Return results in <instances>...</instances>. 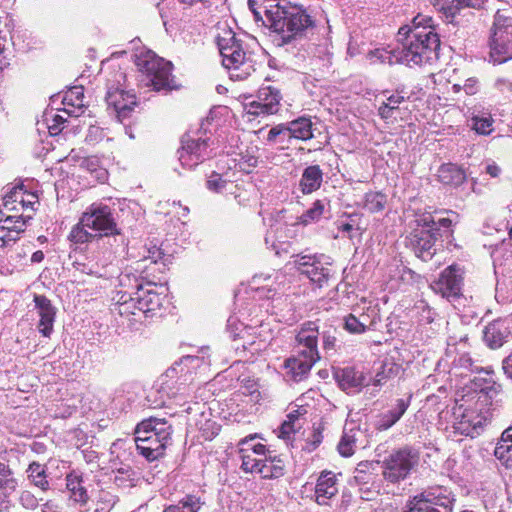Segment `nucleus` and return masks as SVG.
Instances as JSON below:
<instances>
[{"label":"nucleus","mask_w":512,"mask_h":512,"mask_svg":"<svg viewBox=\"0 0 512 512\" xmlns=\"http://www.w3.org/2000/svg\"><path fill=\"white\" fill-rule=\"evenodd\" d=\"M398 42L401 47L393 50L376 49L371 52V56L381 63H403L408 66H421L438 59L440 39L431 17H414L411 26L399 29Z\"/></svg>","instance_id":"f257e3e1"},{"label":"nucleus","mask_w":512,"mask_h":512,"mask_svg":"<svg viewBox=\"0 0 512 512\" xmlns=\"http://www.w3.org/2000/svg\"><path fill=\"white\" fill-rule=\"evenodd\" d=\"M265 10L266 26L278 33L282 44L301 39L313 30L315 23L306 8L283 0L278 7Z\"/></svg>","instance_id":"f03ea898"},{"label":"nucleus","mask_w":512,"mask_h":512,"mask_svg":"<svg viewBox=\"0 0 512 512\" xmlns=\"http://www.w3.org/2000/svg\"><path fill=\"white\" fill-rule=\"evenodd\" d=\"M217 46L222 57V65L229 71L233 80H244L256 71L255 55L246 51L243 43L229 28L217 35Z\"/></svg>","instance_id":"7ed1b4c3"},{"label":"nucleus","mask_w":512,"mask_h":512,"mask_svg":"<svg viewBox=\"0 0 512 512\" xmlns=\"http://www.w3.org/2000/svg\"><path fill=\"white\" fill-rule=\"evenodd\" d=\"M172 433V426L165 419H145L135 429L136 448L148 461L157 460L171 443Z\"/></svg>","instance_id":"20e7f679"},{"label":"nucleus","mask_w":512,"mask_h":512,"mask_svg":"<svg viewBox=\"0 0 512 512\" xmlns=\"http://www.w3.org/2000/svg\"><path fill=\"white\" fill-rule=\"evenodd\" d=\"M135 65L142 74L146 86L155 91H170L177 88L172 76V64L157 56L151 50H143L135 55Z\"/></svg>","instance_id":"39448f33"},{"label":"nucleus","mask_w":512,"mask_h":512,"mask_svg":"<svg viewBox=\"0 0 512 512\" xmlns=\"http://www.w3.org/2000/svg\"><path fill=\"white\" fill-rule=\"evenodd\" d=\"M489 48V61L493 64L512 59V17L506 10H498L494 15Z\"/></svg>","instance_id":"423d86ee"},{"label":"nucleus","mask_w":512,"mask_h":512,"mask_svg":"<svg viewBox=\"0 0 512 512\" xmlns=\"http://www.w3.org/2000/svg\"><path fill=\"white\" fill-rule=\"evenodd\" d=\"M416 226L407 236L408 245L417 257L423 261L430 260L436 252L435 241L438 229L431 214H423L415 220Z\"/></svg>","instance_id":"0eeeda50"},{"label":"nucleus","mask_w":512,"mask_h":512,"mask_svg":"<svg viewBox=\"0 0 512 512\" xmlns=\"http://www.w3.org/2000/svg\"><path fill=\"white\" fill-rule=\"evenodd\" d=\"M419 459V453L411 447L393 451L382 461V475L391 483L400 482L418 466Z\"/></svg>","instance_id":"6e6552de"},{"label":"nucleus","mask_w":512,"mask_h":512,"mask_svg":"<svg viewBox=\"0 0 512 512\" xmlns=\"http://www.w3.org/2000/svg\"><path fill=\"white\" fill-rule=\"evenodd\" d=\"M82 224L96 232L99 238L119 234L111 209L106 205L92 204L82 214Z\"/></svg>","instance_id":"1a4fd4ad"},{"label":"nucleus","mask_w":512,"mask_h":512,"mask_svg":"<svg viewBox=\"0 0 512 512\" xmlns=\"http://www.w3.org/2000/svg\"><path fill=\"white\" fill-rule=\"evenodd\" d=\"M161 301L162 298L153 289L137 286L134 297L129 296V298H126L125 295H122L118 300V313L120 315L126 313L135 314L131 308L137 309L142 313L153 312L161 307Z\"/></svg>","instance_id":"9d476101"},{"label":"nucleus","mask_w":512,"mask_h":512,"mask_svg":"<svg viewBox=\"0 0 512 512\" xmlns=\"http://www.w3.org/2000/svg\"><path fill=\"white\" fill-rule=\"evenodd\" d=\"M455 420L448 428L449 436H470L478 434V429L487 421V417L479 414L476 409L465 408L462 405L454 409Z\"/></svg>","instance_id":"9b49d317"},{"label":"nucleus","mask_w":512,"mask_h":512,"mask_svg":"<svg viewBox=\"0 0 512 512\" xmlns=\"http://www.w3.org/2000/svg\"><path fill=\"white\" fill-rule=\"evenodd\" d=\"M293 264L300 274L307 276L318 287L327 284L331 277L330 263L324 262L321 257L315 255H297Z\"/></svg>","instance_id":"f8f14e48"},{"label":"nucleus","mask_w":512,"mask_h":512,"mask_svg":"<svg viewBox=\"0 0 512 512\" xmlns=\"http://www.w3.org/2000/svg\"><path fill=\"white\" fill-rule=\"evenodd\" d=\"M31 219L32 215L17 214L0 209V248L19 240Z\"/></svg>","instance_id":"ddd939ff"},{"label":"nucleus","mask_w":512,"mask_h":512,"mask_svg":"<svg viewBox=\"0 0 512 512\" xmlns=\"http://www.w3.org/2000/svg\"><path fill=\"white\" fill-rule=\"evenodd\" d=\"M282 96L280 91L272 86L261 87L257 100L245 104V114L249 116L272 115L279 111Z\"/></svg>","instance_id":"4468645a"},{"label":"nucleus","mask_w":512,"mask_h":512,"mask_svg":"<svg viewBox=\"0 0 512 512\" xmlns=\"http://www.w3.org/2000/svg\"><path fill=\"white\" fill-rule=\"evenodd\" d=\"M318 337L319 328L315 322L303 323L295 335L294 353L301 357L320 360Z\"/></svg>","instance_id":"2eb2a0df"},{"label":"nucleus","mask_w":512,"mask_h":512,"mask_svg":"<svg viewBox=\"0 0 512 512\" xmlns=\"http://www.w3.org/2000/svg\"><path fill=\"white\" fill-rule=\"evenodd\" d=\"M454 502L450 491L443 487H435L415 496L411 503L418 507H426L429 512H452Z\"/></svg>","instance_id":"dca6fc26"},{"label":"nucleus","mask_w":512,"mask_h":512,"mask_svg":"<svg viewBox=\"0 0 512 512\" xmlns=\"http://www.w3.org/2000/svg\"><path fill=\"white\" fill-rule=\"evenodd\" d=\"M105 100L107 110L114 114L120 122L128 118L137 105L134 94L126 92L114 84L108 85Z\"/></svg>","instance_id":"f3484780"},{"label":"nucleus","mask_w":512,"mask_h":512,"mask_svg":"<svg viewBox=\"0 0 512 512\" xmlns=\"http://www.w3.org/2000/svg\"><path fill=\"white\" fill-rule=\"evenodd\" d=\"M209 139H185L182 140V147L178 151L179 161L183 167L189 169L196 167L204 160L211 157Z\"/></svg>","instance_id":"a211bd4d"},{"label":"nucleus","mask_w":512,"mask_h":512,"mask_svg":"<svg viewBox=\"0 0 512 512\" xmlns=\"http://www.w3.org/2000/svg\"><path fill=\"white\" fill-rule=\"evenodd\" d=\"M462 282L460 268L451 265L442 271L439 279L431 284V288L443 298H457L461 294Z\"/></svg>","instance_id":"6ab92c4d"},{"label":"nucleus","mask_w":512,"mask_h":512,"mask_svg":"<svg viewBox=\"0 0 512 512\" xmlns=\"http://www.w3.org/2000/svg\"><path fill=\"white\" fill-rule=\"evenodd\" d=\"M35 308L39 316L38 330L44 337H50L53 332L56 308L44 295H34Z\"/></svg>","instance_id":"aec40b11"},{"label":"nucleus","mask_w":512,"mask_h":512,"mask_svg":"<svg viewBox=\"0 0 512 512\" xmlns=\"http://www.w3.org/2000/svg\"><path fill=\"white\" fill-rule=\"evenodd\" d=\"M338 493L336 474L332 471H323L317 479L315 486V499L319 505H327L328 501Z\"/></svg>","instance_id":"412c9836"},{"label":"nucleus","mask_w":512,"mask_h":512,"mask_svg":"<svg viewBox=\"0 0 512 512\" xmlns=\"http://www.w3.org/2000/svg\"><path fill=\"white\" fill-rule=\"evenodd\" d=\"M265 451L266 446L261 443H257L254 448L240 449L238 453L242 462L241 469L245 473L259 474Z\"/></svg>","instance_id":"4be33fe9"},{"label":"nucleus","mask_w":512,"mask_h":512,"mask_svg":"<svg viewBox=\"0 0 512 512\" xmlns=\"http://www.w3.org/2000/svg\"><path fill=\"white\" fill-rule=\"evenodd\" d=\"M316 359L310 357H301L295 354L294 356L285 360L284 367L286 375L290 376L293 381L299 382L307 377L313 365L317 362Z\"/></svg>","instance_id":"5701e85b"},{"label":"nucleus","mask_w":512,"mask_h":512,"mask_svg":"<svg viewBox=\"0 0 512 512\" xmlns=\"http://www.w3.org/2000/svg\"><path fill=\"white\" fill-rule=\"evenodd\" d=\"M508 335L509 330L503 320H495L489 323L483 331L484 341L492 349L500 348Z\"/></svg>","instance_id":"b1692460"},{"label":"nucleus","mask_w":512,"mask_h":512,"mask_svg":"<svg viewBox=\"0 0 512 512\" xmlns=\"http://www.w3.org/2000/svg\"><path fill=\"white\" fill-rule=\"evenodd\" d=\"M409 407V400L397 399L395 406L382 413L375 422V428L379 431H385L391 428L406 412Z\"/></svg>","instance_id":"393cba45"},{"label":"nucleus","mask_w":512,"mask_h":512,"mask_svg":"<svg viewBox=\"0 0 512 512\" xmlns=\"http://www.w3.org/2000/svg\"><path fill=\"white\" fill-rule=\"evenodd\" d=\"M323 182V172L318 165H310L303 170L299 181V189L303 194L317 191Z\"/></svg>","instance_id":"a878e982"},{"label":"nucleus","mask_w":512,"mask_h":512,"mask_svg":"<svg viewBox=\"0 0 512 512\" xmlns=\"http://www.w3.org/2000/svg\"><path fill=\"white\" fill-rule=\"evenodd\" d=\"M25 194L23 186H14L3 196V210L13 213H23L25 211Z\"/></svg>","instance_id":"bb28decb"},{"label":"nucleus","mask_w":512,"mask_h":512,"mask_svg":"<svg viewBox=\"0 0 512 512\" xmlns=\"http://www.w3.org/2000/svg\"><path fill=\"white\" fill-rule=\"evenodd\" d=\"M340 387L343 390L360 389L365 385L366 377L360 371L347 367L336 373Z\"/></svg>","instance_id":"cd10ccee"},{"label":"nucleus","mask_w":512,"mask_h":512,"mask_svg":"<svg viewBox=\"0 0 512 512\" xmlns=\"http://www.w3.org/2000/svg\"><path fill=\"white\" fill-rule=\"evenodd\" d=\"M284 467V462L279 457L272 456L266 449L259 475L262 478H279L284 474Z\"/></svg>","instance_id":"c85d7f7f"},{"label":"nucleus","mask_w":512,"mask_h":512,"mask_svg":"<svg viewBox=\"0 0 512 512\" xmlns=\"http://www.w3.org/2000/svg\"><path fill=\"white\" fill-rule=\"evenodd\" d=\"M363 435V432L359 428H345L343 435L338 443L337 449L340 455L344 457H350L354 454L357 447L359 437Z\"/></svg>","instance_id":"c756f323"},{"label":"nucleus","mask_w":512,"mask_h":512,"mask_svg":"<svg viewBox=\"0 0 512 512\" xmlns=\"http://www.w3.org/2000/svg\"><path fill=\"white\" fill-rule=\"evenodd\" d=\"M438 178L445 185L459 186L465 181L466 175L456 165L444 164L438 170Z\"/></svg>","instance_id":"7c9ffc66"},{"label":"nucleus","mask_w":512,"mask_h":512,"mask_svg":"<svg viewBox=\"0 0 512 512\" xmlns=\"http://www.w3.org/2000/svg\"><path fill=\"white\" fill-rule=\"evenodd\" d=\"M290 139L309 140L313 137L312 122L309 118L300 117L288 123Z\"/></svg>","instance_id":"2f4dec72"},{"label":"nucleus","mask_w":512,"mask_h":512,"mask_svg":"<svg viewBox=\"0 0 512 512\" xmlns=\"http://www.w3.org/2000/svg\"><path fill=\"white\" fill-rule=\"evenodd\" d=\"M202 505L200 497L186 495L176 504L166 507L163 512H198Z\"/></svg>","instance_id":"473e14b6"},{"label":"nucleus","mask_w":512,"mask_h":512,"mask_svg":"<svg viewBox=\"0 0 512 512\" xmlns=\"http://www.w3.org/2000/svg\"><path fill=\"white\" fill-rule=\"evenodd\" d=\"M66 480L70 498L77 503H85L88 500V494L82 485V479L79 476L70 474Z\"/></svg>","instance_id":"72a5a7b5"},{"label":"nucleus","mask_w":512,"mask_h":512,"mask_svg":"<svg viewBox=\"0 0 512 512\" xmlns=\"http://www.w3.org/2000/svg\"><path fill=\"white\" fill-rule=\"evenodd\" d=\"M283 0H248V6L251 12L254 15L255 21H261L263 24H266L265 10L269 7H278L281 5Z\"/></svg>","instance_id":"f704fd0d"},{"label":"nucleus","mask_w":512,"mask_h":512,"mask_svg":"<svg viewBox=\"0 0 512 512\" xmlns=\"http://www.w3.org/2000/svg\"><path fill=\"white\" fill-rule=\"evenodd\" d=\"M387 204V196L382 192L370 191L364 196L363 207L370 213H378L384 210Z\"/></svg>","instance_id":"c9c22d12"},{"label":"nucleus","mask_w":512,"mask_h":512,"mask_svg":"<svg viewBox=\"0 0 512 512\" xmlns=\"http://www.w3.org/2000/svg\"><path fill=\"white\" fill-rule=\"evenodd\" d=\"M495 457L508 469H512V443L501 434L495 450Z\"/></svg>","instance_id":"e433bc0d"},{"label":"nucleus","mask_w":512,"mask_h":512,"mask_svg":"<svg viewBox=\"0 0 512 512\" xmlns=\"http://www.w3.org/2000/svg\"><path fill=\"white\" fill-rule=\"evenodd\" d=\"M18 483L10 467L0 462V492L9 493L15 491Z\"/></svg>","instance_id":"4c0bfd02"},{"label":"nucleus","mask_w":512,"mask_h":512,"mask_svg":"<svg viewBox=\"0 0 512 512\" xmlns=\"http://www.w3.org/2000/svg\"><path fill=\"white\" fill-rule=\"evenodd\" d=\"M472 129L480 135H489L493 131L494 119L489 113L473 115L471 118Z\"/></svg>","instance_id":"58836bf2"},{"label":"nucleus","mask_w":512,"mask_h":512,"mask_svg":"<svg viewBox=\"0 0 512 512\" xmlns=\"http://www.w3.org/2000/svg\"><path fill=\"white\" fill-rule=\"evenodd\" d=\"M325 210V201L316 200L299 218L298 223L308 225L320 220Z\"/></svg>","instance_id":"ea45409f"},{"label":"nucleus","mask_w":512,"mask_h":512,"mask_svg":"<svg viewBox=\"0 0 512 512\" xmlns=\"http://www.w3.org/2000/svg\"><path fill=\"white\" fill-rule=\"evenodd\" d=\"M89 227L82 224V217L80 221L71 229L68 239L75 244H84L91 241L95 234L88 231Z\"/></svg>","instance_id":"a19ab883"},{"label":"nucleus","mask_w":512,"mask_h":512,"mask_svg":"<svg viewBox=\"0 0 512 512\" xmlns=\"http://www.w3.org/2000/svg\"><path fill=\"white\" fill-rule=\"evenodd\" d=\"M27 472L28 477L31 479L35 486L41 488L42 490H46L48 488L49 483L45 476V470L39 463H31Z\"/></svg>","instance_id":"79ce46f5"},{"label":"nucleus","mask_w":512,"mask_h":512,"mask_svg":"<svg viewBox=\"0 0 512 512\" xmlns=\"http://www.w3.org/2000/svg\"><path fill=\"white\" fill-rule=\"evenodd\" d=\"M256 152L257 147L255 146L247 148L245 152L241 151L239 153V158L235 159V161L238 162V165L242 170L248 171L249 169L257 166L258 156L256 155Z\"/></svg>","instance_id":"37998d69"},{"label":"nucleus","mask_w":512,"mask_h":512,"mask_svg":"<svg viewBox=\"0 0 512 512\" xmlns=\"http://www.w3.org/2000/svg\"><path fill=\"white\" fill-rule=\"evenodd\" d=\"M485 388H481L479 399L484 398L482 402H486L488 399L495 401L496 403L501 401L502 396V385L497 383L495 380H489Z\"/></svg>","instance_id":"c03bdc74"},{"label":"nucleus","mask_w":512,"mask_h":512,"mask_svg":"<svg viewBox=\"0 0 512 512\" xmlns=\"http://www.w3.org/2000/svg\"><path fill=\"white\" fill-rule=\"evenodd\" d=\"M290 140V132L288 123L287 124H280L268 132L267 135V141L269 143H278V144H284L285 142Z\"/></svg>","instance_id":"a18cd8bd"},{"label":"nucleus","mask_w":512,"mask_h":512,"mask_svg":"<svg viewBox=\"0 0 512 512\" xmlns=\"http://www.w3.org/2000/svg\"><path fill=\"white\" fill-rule=\"evenodd\" d=\"M136 476V472L130 467H121L118 469L117 475L115 476V483L121 487L134 486L137 480Z\"/></svg>","instance_id":"49530a36"},{"label":"nucleus","mask_w":512,"mask_h":512,"mask_svg":"<svg viewBox=\"0 0 512 512\" xmlns=\"http://www.w3.org/2000/svg\"><path fill=\"white\" fill-rule=\"evenodd\" d=\"M203 362V359L198 356L187 355L180 359L179 362H176L171 369L170 373H183L185 368L189 370L190 368H195Z\"/></svg>","instance_id":"de8ad7c7"},{"label":"nucleus","mask_w":512,"mask_h":512,"mask_svg":"<svg viewBox=\"0 0 512 512\" xmlns=\"http://www.w3.org/2000/svg\"><path fill=\"white\" fill-rule=\"evenodd\" d=\"M399 365L393 363L392 361H384L381 365V370H379L375 377V384L381 385L382 382L393 376H396L399 372Z\"/></svg>","instance_id":"09e8293b"},{"label":"nucleus","mask_w":512,"mask_h":512,"mask_svg":"<svg viewBox=\"0 0 512 512\" xmlns=\"http://www.w3.org/2000/svg\"><path fill=\"white\" fill-rule=\"evenodd\" d=\"M83 91L81 86L72 87L69 91L66 92L63 102L75 107H82L83 104Z\"/></svg>","instance_id":"8fccbe9b"},{"label":"nucleus","mask_w":512,"mask_h":512,"mask_svg":"<svg viewBox=\"0 0 512 512\" xmlns=\"http://www.w3.org/2000/svg\"><path fill=\"white\" fill-rule=\"evenodd\" d=\"M458 366L470 372L481 374L485 369L482 367L478 360H474L469 354H462L458 359Z\"/></svg>","instance_id":"3c124183"},{"label":"nucleus","mask_w":512,"mask_h":512,"mask_svg":"<svg viewBox=\"0 0 512 512\" xmlns=\"http://www.w3.org/2000/svg\"><path fill=\"white\" fill-rule=\"evenodd\" d=\"M360 322H363V328L370 329L375 326L379 320L378 311L375 307H368L366 312H363L357 317Z\"/></svg>","instance_id":"603ef678"},{"label":"nucleus","mask_w":512,"mask_h":512,"mask_svg":"<svg viewBox=\"0 0 512 512\" xmlns=\"http://www.w3.org/2000/svg\"><path fill=\"white\" fill-rule=\"evenodd\" d=\"M117 499L114 495L109 492L102 491L98 501V507L95 512H109L110 509L115 505Z\"/></svg>","instance_id":"864d4df0"},{"label":"nucleus","mask_w":512,"mask_h":512,"mask_svg":"<svg viewBox=\"0 0 512 512\" xmlns=\"http://www.w3.org/2000/svg\"><path fill=\"white\" fill-rule=\"evenodd\" d=\"M493 87L505 98L512 97V81L509 79L499 77L495 80Z\"/></svg>","instance_id":"5fc2aeb1"},{"label":"nucleus","mask_w":512,"mask_h":512,"mask_svg":"<svg viewBox=\"0 0 512 512\" xmlns=\"http://www.w3.org/2000/svg\"><path fill=\"white\" fill-rule=\"evenodd\" d=\"M363 322H360L356 315L349 314L345 317V329L350 333H363L366 331L363 328Z\"/></svg>","instance_id":"6e6d98bb"},{"label":"nucleus","mask_w":512,"mask_h":512,"mask_svg":"<svg viewBox=\"0 0 512 512\" xmlns=\"http://www.w3.org/2000/svg\"><path fill=\"white\" fill-rule=\"evenodd\" d=\"M227 184L220 174L212 173L207 180V188L213 192H221Z\"/></svg>","instance_id":"4d7b16f0"},{"label":"nucleus","mask_w":512,"mask_h":512,"mask_svg":"<svg viewBox=\"0 0 512 512\" xmlns=\"http://www.w3.org/2000/svg\"><path fill=\"white\" fill-rule=\"evenodd\" d=\"M489 380L493 379V370L490 367H486L481 374H478L474 378V384L476 388L479 390V393H481V388H485V386H489L486 384Z\"/></svg>","instance_id":"13d9d810"},{"label":"nucleus","mask_w":512,"mask_h":512,"mask_svg":"<svg viewBox=\"0 0 512 512\" xmlns=\"http://www.w3.org/2000/svg\"><path fill=\"white\" fill-rule=\"evenodd\" d=\"M299 429H301L300 425H295L294 423L286 419L279 429V437L284 440H289L291 438V435L294 434Z\"/></svg>","instance_id":"bf43d9fd"},{"label":"nucleus","mask_w":512,"mask_h":512,"mask_svg":"<svg viewBox=\"0 0 512 512\" xmlns=\"http://www.w3.org/2000/svg\"><path fill=\"white\" fill-rule=\"evenodd\" d=\"M19 499L21 504L28 509H33L38 505L37 498L29 491H23Z\"/></svg>","instance_id":"052dcab7"},{"label":"nucleus","mask_w":512,"mask_h":512,"mask_svg":"<svg viewBox=\"0 0 512 512\" xmlns=\"http://www.w3.org/2000/svg\"><path fill=\"white\" fill-rule=\"evenodd\" d=\"M463 91L466 95H475L479 91V82L476 78L471 77L465 80Z\"/></svg>","instance_id":"680f3d73"},{"label":"nucleus","mask_w":512,"mask_h":512,"mask_svg":"<svg viewBox=\"0 0 512 512\" xmlns=\"http://www.w3.org/2000/svg\"><path fill=\"white\" fill-rule=\"evenodd\" d=\"M306 414V409L304 408H297L296 410H293L288 413L286 416V419L294 423L295 425H300V428L302 427L303 421L302 416Z\"/></svg>","instance_id":"e2e57ef3"},{"label":"nucleus","mask_w":512,"mask_h":512,"mask_svg":"<svg viewBox=\"0 0 512 512\" xmlns=\"http://www.w3.org/2000/svg\"><path fill=\"white\" fill-rule=\"evenodd\" d=\"M52 121L53 123L48 125L49 133L57 135L62 130L61 125L64 123V119L60 115H54Z\"/></svg>","instance_id":"0e129e2a"},{"label":"nucleus","mask_w":512,"mask_h":512,"mask_svg":"<svg viewBox=\"0 0 512 512\" xmlns=\"http://www.w3.org/2000/svg\"><path fill=\"white\" fill-rule=\"evenodd\" d=\"M323 349L327 352L333 351L336 344V338L330 334L324 333L322 336Z\"/></svg>","instance_id":"69168bd1"},{"label":"nucleus","mask_w":512,"mask_h":512,"mask_svg":"<svg viewBox=\"0 0 512 512\" xmlns=\"http://www.w3.org/2000/svg\"><path fill=\"white\" fill-rule=\"evenodd\" d=\"M403 101L404 96L400 94H393L387 98L386 104L392 107L394 110H396Z\"/></svg>","instance_id":"338daca9"},{"label":"nucleus","mask_w":512,"mask_h":512,"mask_svg":"<svg viewBox=\"0 0 512 512\" xmlns=\"http://www.w3.org/2000/svg\"><path fill=\"white\" fill-rule=\"evenodd\" d=\"M502 369L506 377L512 380V353L503 360Z\"/></svg>","instance_id":"774afa93"}]
</instances>
